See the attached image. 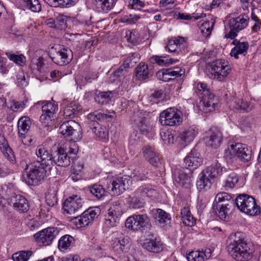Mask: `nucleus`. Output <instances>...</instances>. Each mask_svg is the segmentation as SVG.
Listing matches in <instances>:
<instances>
[{"mask_svg":"<svg viewBox=\"0 0 261 261\" xmlns=\"http://www.w3.org/2000/svg\"><path fill=\"white\" fill-rule=\"evenodd\" d=\"M79 147L75 142H72L70 144L68 151H67L68 156H72L74 157V160L76 158L77 153L78 152Z\"/></svg>","mask_w":261,"mask_h":261,"instance_id":"obj_63","label":"nucleus"},{"mask_svg":"<svg viewBox=\"0 0 261 261\" xmlns=\"http://www.w3.org/2000/svg\"><path fill=\"white\" fill-rule=\"evenodd\" d=\"M43 65V58L39 57L37 59H35L32 60L31 67L32 68L40 71L41 67Z\"/></svg>","mask_w":261,"mask_h":261,"instance_id":"obj_64","label":"nucleus"},{"mask_svg":"<svg viewBox=\"0 0 261 261\" xmlns=\"http://www.w3.org/2000/svg\"><path fill=\"white\" fill-rule=\"evenodd\" d=\"M229 254L237 261H248L252 256L251 243L247 242L243 233H231L227 241Z\"/></svg>","mask_w":261,"mask_h":261,"instance_id":"obj_1","label":"nucleus"},{"mask_svg":"<svg viewBox=\"0 0 261 261\" xmlns=\"http://www.w3.org/2000/svg\"><path fill=\"white\" fill-rule=\"evenodd\" d=\"M184 162L192 170L196 169L202 162L200 154L195 149H192L189 154L184 159Z\"/></svg>","mask_w":261,"mask_h":261,"instance_id":"obj_30","label":"nucleus"},{"mask_svg":"<svg viewBox=\"0 0 261 261\" xmlns=\"http://www.w3.org/2000/svg\"><path fill=\"white\" fill-rule=\"evenodd\" d=\"M138 127L141 134H144L148 138H152L155 134L154 128L148 123L145 118L140 122Z\"/></svg>","mask_w":261,"mask_h":261,"instance_id":"obj_40","label":"nucleus"},{"mask_svg":"<svg viewBox=\"0 0 261 261\" xmlns=\"http://www.w3.org/2000/svg\"><path fill=\"white\" fill-rule=\"evenodd\" d=\"M113 96L112 91L99 92L95 97V100L100 105H106L108 103Z\"/></svg>","mask_w":261,"mask_h":261,"instance_id":"obj_44","label":"nucleus"},{"mask_svg":"<svg viewBox=\"0 0 261 261\" xmlns=\"http://www.w3.org/2000/svg\"><path fill=\"white\" fill-rule=\"evenodd\" d=\"M27 8L34 12H38L41 9V6L38 0H24Z\"/></svg>","mask_w":261,"mask_h":261,"instance_id":"obj_54","label":"nucleus"},{"mask_svg":"<svg viewBox=\"0 0 261 261\" xmlns=\"http://www.w3.org/2000/svg\"><path fill=\"white\" fill-rule=\"evenodd\" d=\"M180 215L181 220L185 225L192 227L195 224L196 220L188 207H184L181 208Z\"/></svg>","mask_w":261,"mask_h":261,"instance_id":"obj_42","label":"nucleus"},{"mask_svg":"<svg viewBox=\"0 0 261 261\" xmlns=\"http://www.w3.org/2000/svg\"><path fill=\"white\" fill-rule=\"evenodd\" d=\"M100 210L98 207H90L81 215L74 217V222L80 227H85L92 222L99 215Z\"/></svg>","mask_w":261,"mask_h":261,"instance_id":"obj_15","label":"nucleus"},{"mask_svg":"<svg viewBox=\"0 0 261 261\" xmlns=\"http://www.w3.org/2000/svg\"><path fill=\"white\" fill-rule=\"evenodd\" d=\"M46 168L37 162L27 165L23 174V180L30 186H37L41 183L46 176Z\"/></svg>","mask_w":261,"mask_h":261,"instance_id":"obj_5","label":"nucleus"},{"mask_svg":"<svg viewBox=\"0 0 261 261\" xmlns=\"http://www.w3.org/2000/svg\"><path fill=\"white\" fill-rule=\"evenodd\" d=\"M115 0H95V6L98 12L107 13L114 7Z\"/></svg>","mask_w":261,"mask_h":261,"instance_id":"obj_39","label":"nucleus"},{"mask_svg":"<svg viewBox=\"0 0 261 261\" xmlns=\"http://www.w3.org/2000/svg\"><path fill=\"white\" fill-rule=\"evenodd\" d=\"M125 37L128 42L135 43L138 41L139 34L136 30H128L125 33Z\"/></svg>","mask_w":261,"mask_h":261,"instance_id":"obj_55","label":"nucleus"},{"mask_svg":"<svg viewBox=\"0 0 261 261\" xmlns=\"http://www.w3.org/2000/svg\"><path fill=\"white\" fill-rule=\"evenodd\" d=\"M161 137L165 144H170L173 143L174 136L170 131L162 132L160 133Z\"/></svg>","mask_w":261,"mask_h":261,"instance_id":"obj_59","label":"nucleus"},{"mask_svg":"<svg viewBox=\"0 0 261 261\" xmlns=\"http://www.w3.org/2000/svg\"><path fill=\"white\" fill-rule=\"evenodd\" d=\"M75 240L69 234L62 236L58 241V248L62 252H67L74 246Z\"/></svg>","mask_w":261,"mask_h":261,"instance_id":"obj_33","label":"nucleus"},{"mask_svg":"<svg viewBox=\"0 0 261 261\" xmlns=\"http://www.w3.org/2000/svg\"><path fill=\"white\" fill-rule=\"evenodd\" d=\"M236 204L232 196L227 193H218L212 207L213 212L224 221L229 219L228 215Z\"/></svg>","mask_w":261,"mask_h":261,"instance_id":"obj_4","label":"nucleus"},{"mask_svg":"<svg viewBox=\"0 0 261 261\" xmlns=\"http://www.w3.org/2000/svg\"><path fill=\"white\" fill-rule=\"evenodd\" d=\"M136 76L139 80H144L152 75V71L148 69L147 64L141 62L136 68Z\"/></svg>","mask_w":261,"mask_h":261,"instance_id":"obj_36","label":"nucleus"},{"mask_svg":"<svg viewBox=\"0 0 261 261\" xmlns=\"http://www.w3.org/2000/svg\"><path fill=\"white\" fill-rule=\"evenodd\" d=\"M5 192L4 198L8 200L9 204L12 205L15 210L20 213H25L29 210V201L24 196L13 192L7 187Z\"/></svg>","mask_w":261,"mask_h":261,"instance_id":"obj_8","label":"nucleus"},{"mask_svg":"<svg viewBox=\"0 0 261 261\" xmlns=\"http://www.w3.org/2000/svg\"><path fill=\"white\" fill-rule=\"evenodd\" d=\"M36 154L37 157V161L41 166L50 169L54 166L53 154L50 150L42 145L38 146L36 150Z\"/></svg>","mask_w":261,"mask_h":261,"instance_id":"obj_18","label":"nucleus"},{"mask_svg":"<svg viewBox=\"0 0 261 261\" xmlns=\"http://www.w3.org/2000/svg\"><path fill=\"white\" fill-rule=\"evenodd\" d=\"M128 69L122 64L116 69L111 75L110 81L111 83H115L116 81H120V79L126 75Z\"/></svg>","mask_w":261,"mask_h":261,"instance_id":"obj_45","label":"nucleus"},{"mask_svg":"<svg viewBox=\"0 0 261 261\" xmlns=\"http://www.w3.org/2000/svg\"><path fill=\"white\" fill-rule=\"evenodd\" d=\"M142 247L149 252L156 253H159L163 249L162 243L153 233L147 235L142 244Z\"/></svg>","mask_w":261,"mask_h":261,"instance_id":"obj_23","label":"nucleus"},{"mask_svg":"<svg viewBox=\"0 0 261 261\" xmlns=\"http://www.w3.org/2000/svg\"><path fill=\"white\" fill-rule=\"evenodd\" d=\"M150 61L152 64H157L161 66H167L173 63L177 62L178 60L177 59H173L169 58L166 56H153L150 58Z\"/></svg>","mask_w":261,"mask_h":261,"instance_id":"obj_41","label":"nucleus"},{"mask_svg":"<svg viewBox=\"0 0 261 261\" xmlns=\"http://www.w3.org/2000/svg\"><path fill=\"white\" fill-rule=\"evenodd\" d=\"M231 71V67L224 60L218 59L211 65L212 74L214 79L223 81Z\"/></svg>","mask_w":261,"mask_h":261,"instance_id":"obj_14","label":"nucleus"},{"mask_svg":"<svg viewBox=\"0 0 261 261\" xmlns=\"http://www.w3.org/2000/svg\"><path fill=\"white\" fill-rule=\"evenodd\" d=\"M212 178L207 176V174L203 171L199 175V179L197 181L196 185L199 190H206L208 189L212 185Z\"/></svg>","mask_w":261,"mask_h":261,"instance_id":"obj_38","label":"nucleus"},{"mask_svg":"<svg viewBox=\"0 0 261 261\" xmlns=\"http://www.w3.org/2000/svg\"><path fill=\"white\" fill-rule=\"evenodd\" d=\"M112 118L111 115L102 111H95L87 116L89 127L95 136L100 139L108 140L109 131L108 128L99 123L102 121H110Z\"/></svg>","mask_w":261,"mask_h":261,"instance_id":"obj_3","label":"nucleus"},{"mask_svg":"<svg viewBox=\"0 0 261 261\" xmlns=\"http://www.w3.org/2000/svg\"><path fill=\"white\" fill-rule=\"evenodd\" d=\"M77 16L82 22V27L89 26L92 24V16L88 13H80Z\"/></svg>","mask_w":261,"mask_h":261,"instance_id":"obj_57","label":"nucleus"},{"mask_svg":"<svg viewBox=\"0 0 261 261\" xmlns=\"http://www.w3.org/2000/svg\"><path fill=\"white\" fill-rule=\"evenodd\" d=\"M143 156L148 162H152L151 155H155V152L156 151L153 146L150 145H145L142 149Z\"/></svg>","mask_w":261,"mask_h":261,"instance_id":"obj_51","label":"nucleus"},{"mask_svg":"<svg viewBox=\"0 0 261 261\" xmlns=\"http://www.w3.org/2000/svg\"><path fill=\"white\" fill-rule=\"evenodd\" d=\"M236 205L242 212L249 216H257L260 213V207L255 198L250 195L239 194L235 200Z\"/></svg>","mask_w":261,"mask_h":261,"instance_id":"obj_6","label":"nucleus"},{"mask_svg":"<svg viewBox=\"0 0 261 261\" xmlns=\"http://www.w3.org/2000/svg\"><path fill=\"white\" fill-rule=\"evenodd\" d=\"M73 161L74 157L68 156L66 149L62 147L58 148L53 154V161H54V165H57L59 166L67 167Z\"/></svg>","mask_w":261,"mask_h":261,"instance_id":"obj_21","label":"nucleus"},{"mask_svg":"<svg viewBox=\"0 0 261 261\" xmlns=\"http://www.w3.org/2000/svg\"><path fill=\"white\" fill-rule=\"evenodd\" d=\"M140 58V55L137 53L129 54L124 60L122 65L128 69L135 66Z\"/></svg>","mask_w":261,"mask_h":261,"instance_id":"obj_47","label":"nucleus"},{"mask_svg":"<svg viewBox=\"0 0 261 261\" xmlns=\"http://www.w3.org/2000/svg\"><path fill=\"white\" fill-rule=\"evenodd\" d=\"M232 43L235 45L230 52V55L232 57L238 59L239 55H246L249 48V43L247 42H241L240 40L234 39Z\"/></svg>","mask_w":261,"mask_h":261,"instance_id":"obj_31","label":"nucleus"},{"mask_svg":"<svg viewBox=\"0 0 261 261\" xmlns=\"http://www.w3.org/2000/svg\"><path fill=\"white\" fill-rule=\"evenodd\" d=\"M111 246L113 250L118 254L126 252L130 246L129 238L127 237L116 238L112 240Z\"/></svg>","mask_w":261,"mask_h":261,"instance_id":"obj_26","label":"nucleus"},{"mask_svg":"<svg viewBox=\"0 0 261 261\" xmlns=\"http://www.w3.org/2000/svg\"><path fill=\"white\" fill-rule=\"evenodd\" d=\"M137 197L143 199L145 197H155L157 191L152 189L149 185H143L140 186L135 192Z\"/></svg>","mask_w":261,"mask_h":261,"instance_id":"obj_35","label":"nucleus"},{"mask_svg":"<svg viewBox=\"0 0 261 261\" xmlns=\"http://www.w3.org/2000/svg\"><path fill=\"white\" fill-rule=\"evenodd\" d=\"M130 182V177L126 175L113 177L107 189L111 195H119L128 189Z\"/></svg>","mask_w":261,"mask_h":261,"instance_id":"obj_11","label":"nucleus"},{"mask_svg":"<svg viewBox=\"0 0 261 261\" xmlns=\"http://www.w3.org/2000/svg\"><path fill=\"white\" fill-rule=\"evenodd\" d=\"M140 18V17L137 15L129 14L123 16L121 19V21L123 23H127L128 24H133Z\"/></svg>","mask_w":261,"mask_h":261,"instance_id":"obj_61","label":"nucleus"},{"mask_svg":"<svg viewBox=\"0 0 261 261\" xmlns=\"http://www.w3.org/2000/svg\"><path fill=\"white\" fill-rule=\"evenodd\" d=\"M194 89L196 93L202 95L198 104L200 111L207 113L213 112L218 108V98L212 92L206 84L196 82L194 84Z\"/></svg>","mask_w":261,"mask_h":261,"instance_id":"obj_2","label":"nucleus"},{"mask_svg":"<svg viewBox=\"0 0 261 261\" xmlns=\"http://www.w3.org/2000/svg\"><path fill=\"white\" fill-rule=\"evenodd\" d=\"M31 120L29 117L27 116L21 117L18 121V134L20 136H23L28 132L30 127Z\"/></svg>","mask_w":261,"mask_h":261,"instance_id":"obj_43","label":"nucleus"},{"mask_svg":"<svg viewBox=\"0 0 261 261\" xmlns=\"http://www.w3.org/2000/svg\"><path fill=\"white\" fill-rule=\"evenodd\" d=\"M58 233L57 228L48 227L35 233L34 237L38 243L43 246H47L52 243Z\"/></svg>","mask_w":261,"mask_h":261,"instance_id":"obj_19","label":"nucleus"},{"mask_svg":"<svg viewBox=\"0 0 261 261\" xmlns=\"http://www.w3.org/2000/svg\"><path fill=\"white\" fill-rule=\"evenodd\" d=\"M188 261H204L203 253L199 251H192L187 255Z\"/></svg>","mask_w":261,"mask_h":261,"instance_id":"obj_56","label":"nucleus"},{"mask_svg":"<svg viewBox=\"0 0 261 261\" xmlns=\"http://www.w3.org/2000/svg\"><path fill=\"white\" fill-rule=\"evenodd\" d=\"M230 172L228 174V176L226 180L225 187L226 188L228 189H232L236 185V184L238 182L239 178L238 175L234 172Z\"/></svg>","mask_w":261,"mask_h":261,"instance_id":"obj_52","label":"nucleus"},{"mask_svg":"<svg viewBox=\"0 0 261 261\" xmlns=\"http://www.w3.org/2000/svg\"><path fill=\"white\" fill-rule=\"evenodd\" d=\"M203 171L207 174V176H210V178H212L213 179L230 171L229 170L227 169L225 167H223L221 164L218 162L212 164Z\"/></svg>","mask_w":261,"mask_h":261,"instance_id":"obj_28","label":"nucleus"},{"mask_svg":"<svg viewBox=\"0 0 261 261\" xmlns=\"http://www.w3.org/2000/svg\"><path fill=\"white\" fill-rule=\"evenodd\" d=\"M122 210L119 204L112 205L105 215L104 226L107 228L116 226L120 222Z\"/></svg>","mask_w":261,"mask_h":261,"instance_id":"obj_17","label":"nucleus"},{"mask_svg":"<svg viewBox=\"0 0 261 261\" xmlns=\"http://www.w3.org/2000/svg\"><path fill=\"white\" fill-rule=\"evenodd\" d=\"M152 217L155 224L160 227H164L170 223V214L167 213L163 210L158 208L153 211Z\"/></svg>","mask_w":261,"mask_h":261,"instance_id":"obj_25","label":"nucleus"},{"mask_svg":"<svg viewBox=\"0 0 261 261\" xmlns=\"http://www.w3.org/2000/svg\"><path fill=\"white\" fill-rule=\"evenodd\" d=\"M191 169L186 168L180 170L176 177V181L182 187L189 188L191 184Z\"/></svg>","mask_w":261,"mask_h":261,"instance_id":"obj_34","label":"nucleus"},{"mask_svg":"<svg viewBox=\"0 0 261 261\" xmlns=\"http://www.w3.org/2000/svg\"><path fill=\"white\" fill-rule=\"evenodd\" d=\"M90 193L95 198L100 199L105 194V189L102 186L97 184H93L89 187Z\"/></svg>","mask_w":261,"mask_h":261,"instance_id":"obj_46","label":"nucleus"},{"mask_svg":"<svg viewBox=\"0 0 261 261\" xmlns=\"http://www.w3.org/2000/svg\"><path fill=\"white\" fill-rule=\"evenodd\" d=\"M166 48L170 53H177L179 54L180 52L182 53V50H179V48L173 40H169L168 44L166 46Z\"/></svg>","mask_w":261,"mask_h":261,"instance_id":"obj_62","label":"nucleus"},{"mask_svg":"<svg viewBox=\"0 0 261 261\" xmlns=\"http://www.w3.org/2000/svg\"><path fill=\"white\" fill-rule=\"evenodd\" d=\"M78 127V123L74 120L65 121L60 125L58 132L64 137L71 136Z\"/></svg>","mask_w":261,"mask_h":261,"instance_id":"obj_29","label":"nucleus"},{"mask_svg":"<svg viewBox=\"0 0 261 261\" xmlns=\"http://www.w3.org/2000/svg\"><path fill=\"white\" fill-rule=\"evenodd\" d=\"M81 109V106L76 102H71L64 109V116L65 118H73L78 115Z\"/></svg>","mask_w":261,"mask_h":261,"instance_id":"obj_37","label":"nucleus"},{"mask_svg":"<svg viewBox=\"0 0 261 261\" xmlns=\"http://www.w3.org/2000/svg\"><path fill=\"white\" fill-rule=\"evenodd\" d=\"M33 254V252L29 250L21 251L12 255L14 261H28Z\"/></svg>","mask_w":261,"mask_h":261,"instance_id":"obj_50","label":"nucleus"},{"mask_svg":"<svg viewBox=\"0 0 261 261\" xmlns=\"http://www.w3.org/2000/svg\"><path fill=\"white\" fill-rule=\"evenodd\" d=\"M17 77V85L20 88H24L26 87L28 84L27 80L25 79V74L23 71H19L16 75Z\"/></svg>","mask_w":261,"mask_h":261,"instance_id":"obj_58","label":"nucleus"},{"mask_svg":"<svg viewBox=\"0 0 261 261\" xmlns=\"http://www.w3.org/2000/svg\"><path fill=\"white\" fill-rule=\"evenodd\" d=\"M249 20V17L246 14H242L238 17L230 18L228 22V27L230 30L228 33H226L225 38L234 39L239 31L247 27Z\"/></svg>","mask_w":261,"mask_h":261,"instance_id":"obj_9","label":"nucleus"},{"mask_svg":"<svg viewBox=\"0 0 261 261\" xmlns=\"http://www.w3.org/2000/svg\"><path fill=\"white\" fill-rule=\"evenodd\" d=\"M229 107L234 111L244 113L250 111L253 106L250 102L244 100L242 98L232 97Z\"/></svg>","mask_w":261,"mask_h":261,"instance_id":"obj_24","label":"nucleus"},{"mask_svg":"<svg viewBox=\"0 0 261 261\" xmlns=\"http://www.w3.org/2000/svg\"><path fill=\"white\" fill-rule=\"evenodd\" d=\"M125 226L130 230L143 233L149 231L152 227L150 219L146 214L129 216L125 221Z\"/></svg>","mask_w":261,"mask_h":261,"instance_id":"obj_7","label":"nucleus"},{"mask_svg":"<svg viewBox=\"0 0 261 261\" xmlns=\"http://www.w3.org/2000/svg\"><path fill=\"white\" fill-rule=\"evenodd\" d=\"M84 200L77 195H73L67 198L63 202V208L68 214H74L82 207Z\"/></svg>","mask_w":261,"mask_h":261,"instance_id":"obj_20","label":"nucleus"},{"mask_svg":"<svg viewBox=\"0 0 261 261\" xmlns=\"http://www.w3.org/2000/svg\"><path fill=\"white\" fill-rule=\"evenodd\" d=\"M228 149L243 163H249L253 159L252 149L246 144L241 143H232L228 146Z\"/></svg>","mask_w":261,"mask_h":261,"instance_id":"obj_12","label":"nucleus"},{"mask_svg":"<svg viewBox=\"0 0 261 261\" xmlns=\"http://www.w3.org/2000/svg\"><path fill=\"white\" fill-rule=\"evenodd\" d=\"M198 130V129L195 125L191 126L185 129L179 135V139L181 141L180 144L184 146H186L197 135Z\"/></svg>","mask_w":261,"mask_h":261,"instance_id":"obj_27","label":"nucleus"},{"mask_svg":"<svg viewBox=\"0 0 261 261\" xmlns=\"http://www.w3.org/2000/svg\"><path fill=\"white\" fill-rule=\"evenodd\" d=\"M215 22L205 21L203 22L201 27L200 31L202 35L205 37H208L213 29Z\"/></svg>","mask_w":261,"mask_h":261,"instance_id":"obj_53","label":"nucleus"},{"mask_svg":"<svg viewBox=\"0 0 261 261\" xmlns=\"http://www.w3.org/2000/svg\"><path fill=\"white\" fill-rule=\"evenodd\" d=\"M185 70L180 67H174L168 69H162L156 73L158 78L164 82H169L178 76L184 74Z\"/></svg>","mask_w":261,"mask_h":261,"instance_id":"obj_22","label":"nucleus"},{"mask_svg":"<svg viewBox=\"0 0 261 261\" xmlns=\"http://www.w3.org/2000/svg\"><path fill=\"white\" fill-rule=\"evenodd\" d=\"M54 47L51 48L48 55L55 63L60 66H64L70 62L73 54L70 49L59 46L58 49L55 48L56 50L54 51Z\"/></svg>","mask_w":261,"mask_h":261,"instance_id":"obj_13","label":"nucleus"},{"mask_svg":"<svg viewBox=\"0 0 261 261\" xmlns=\"http://www.w3.org/2000/svg\"><path fill=\"white\" fill-rule=\"evenodd\" d=\"M40 104L42 105V114L40 117V120L42 123L48 125L58 111V105L49 101H40L37 103V105Z\"/></svg>","mask_w":261,"mask_h":261,"instance_id":"obj_16","label":"nucleus"},{"mask_svg":"<svg viewBox=\"0 0 261 261\" xmlns=\"http://www.w3.org/2000/svg\"><path fill=\"white\" fill-rule=\"evenodd\" d=\"M141 134L138 131H134L129 138V145L135 146L140 141Z\"/></svg>","mask_w":261,"mask_h":261,"instance_id":"obj_60","label":"nucleus"},{"mask_svg":"<svg viewBox=\"0 0 261 261\" xmlns=\"http://www.w3.org/2000/svg\"><path fill=\"white\" fill-rule=\"evenodd\" d=\"M222 140L221 132L215 128L210 129V135L207 137L206 144L207 146L217 148L220 146Z\"/></svg>","mask_w":261,"mask_h":261,"instance_id":"obj_32","label":"nucleus"},{"mask_svg":"<svg viewBox=\"0 0 261 261\" xmlns=\"http://www.w3.org/2000/svg\"><path fill=\"white\" fill-rule=\"evenodd\" d=\"M181 112L175 108H169L160 113L159 121L162 125H179L182 121Z\"/></svg>","mask_w":261,"mask_h":261,"instance_id":"obj_10","label":"nucleus"},{"mask_svg":"<svg viewBox=\"0 0 261 261\" xmlns=\"http://www.w3.org/2000/svg\"><path fill=\"white\" fill-rule=\"evenodd\" d=\"M46 202L49 206H54L57 204V191L55 190L48 189L45 196Z\"/></svg>","mask_w":261,"mask_h":261,"instance_id":"obj_49","label":"nucleus"},{"mask_svg":"<svg viewBox=\"0 0 261 261\" xmlns=\"http://www.w3.org/2000/svg\"><path fill=\"white\" fill-rule=\"evenodd\" d=\"M6 55L10 60L20 66H22L25 62V58L22 54L18 55L13 53L12 51H7L6 53Z\"/></svg>","mask_w":261,"mask_h":261,"instance_id":"obj_48","label":"nucleus"}]
</instances>
